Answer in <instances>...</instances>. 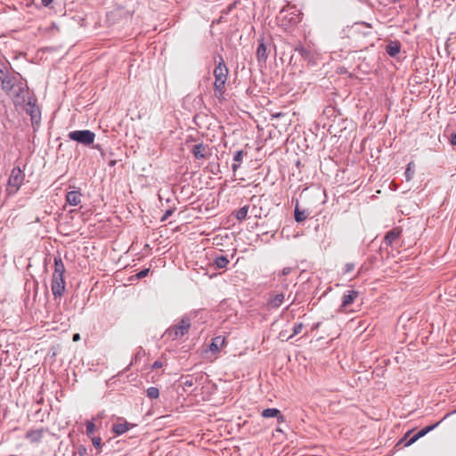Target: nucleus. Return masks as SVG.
<instances>
[{"label": "nucleus", "instance_id": "26", "mask_svg": "<svg viewBox=\"0 0 456 456\" xmlns=\"http://www.w3.org/2000/svg\"><path fill=\"white\" fill-rule=\"evenodd\" d=\"M229 264V259L225 256H216L214 260V265L216 269H223Z\"/></svg>", "mask_w": 456, "mask_h": 456}, {"label": "nucleus", "instance_id": "25", "mask_svg": "<svg viewBox=\"0 0 456 456\" xmlns=\"http://www.w3.org/2000/svg\"><path fill=\"white\" fill-rule=\"evenodd\" d=\"M248 209H249V206L245 205L244 207L240 208V209L234 211L233 215L235 216L237 220L241 222L247 218Z\"/></svg>", "mask_w": 456, "mask_h": 456}, {"label": "nucleus", "instance_id": "50", "mask_svg": "<svg viewBox=\"0 0 456 456\" xmlns=\"http://www.w3.org/2000/svg\"><path fill=\"white\" fill-rule=\"evenodd\" d=\"M363 34L364 36H368L369 34H370V31L364 32Z\"/></svg>", "mask_w": 456, "mask_h": 456}, {"label": "nucleus", "instance_id": "21", "mask_svg": "<svg viewBox=\"0 0 456 456\" xmlns=\"http://www.w3.org/2000/svg\"><path fill=\"white\" fill-rule=\"evenodd\" d=\"M81 193L77 191H69L66 195L67 202L71 206H77L80 203Z\"/></svg>", "mask_w": 456, "mask_h": 456}, {"label": "nucleus", "instance_id": "33", "mask_svg": "<svg viewBox=\"0 0 456 456\" xmlns=\"http://www.w3.org/2000/svg\"><path fill=\"white\" fill-rule=\"evenodd\" d=\"M96 430V425L92 420H87V437Z\"/></svg>", "mask_w": 456, "mask_h": 456}, {"label": "nucleus", "instance_id": "10", "mask_svg": "<svg viewBox=\"0 0 456 456\" xmlns=\"http://www.w3.org/2000/svg\"><path fill=\"white\" fill-rule=\"evenodd\" d=\"M46 430H48V428H45L29 429L25 434V439L30 444H39L41 443Z\"/></svg>", "mask_w": 456, "mask_h": 456}, {"label": "nucleus", "instance_id": "5", "mask_svg": "<svg viewBox=\"0 0 456 456\" xmlns=\"http://www.w3.org/2000/svg\"><path fill=\"white\" fill-rule=\"evenodd\" d=\"M25 175L20 167H14L8 178L7 191L8 194H15L23 184Z\"/></svg>", "mask_w": 456, "mask_h": 456}, {"label": "nucleus", "instance_id": "46", "mask_svg": "<svg viewBox=\"0 0 456 456\" xmlns=\"http://www.w3.org/2000/svg\"><path fill=\"white\" fill-rule=\"evenodd\" d=\"M72 340H73L74 342H77V341L80 340V335H79L78 333H75V334L73 335V337H72Z\"/></svg>", "mask_w": 456, "mask_h": 456}, {"label": "nucleus", "instance_id": "32", "mask_svg": "<svg viewBox=\"0 0 456 456\" xmlns=\"http://www.w3.org/2000/svg\"><path fill=\"white\" fill-rule=\"evenodd\" d=\"M43 393H44V387L43 386L40 387V390L37 392V395H36V403L38 404V405H41L44 403L45 400H44V396H43Z\"/></svg>", "mask_w": 456, "mask_h": 456}, {"label": "nucleus", "instance_id": "31", "mask_svg": "<svg viewBox=\"0 0 456 456\" xmlns=\"http://www.w3.org/2000/svg\"><path fill=\"white\" fill-rule=\"evenodd\" d=\"M10 63L7 61L0 60V78L4 77V75L8 71V66Z\"/></svg>", "mask_w": 456, "mask_h": 456}, {"label": "nucleus", "instance_id": "14", "mask_svg": "<svg viewBox=\"0 0 456 456\" xmlns=\"http://www.w3.org/2000/svg\"><path fill=\"white\" fill-rule=\"evenodd\" d=\"M401 51V43L399 41H390L386 46V53L390 57H396Z\"/></svg>", "mask_w": 456, "mask_h": 456}, {"label": "nucleus", "instance_id": "20", "mask_svg": "<svg viewBox=\"0 0 456 456\" xmlns=\"http://www.w3.org/2000/svg\"><path fill=\"white\" fill-rule=\"evenodd\" d=\"M225 339L222 336H216L215 337L210 345H209V350L216 353L218 352L224 345Z\"/></svg>", "mask_w": 456, "mask_h": 456}, {"label": "nucleus", "instance_id": "41", "mask_svg": "<svg viewBox=\"0 0 456 456\" xmlns=\"http://www.w3.org/2000/svg\"><path fill=\"white\" fill-rule=\"evenodd\" d=\"M164 366V363L163 362L158 360V361H155L152 365H151V369L152 370H156V369H159V368H162Z\"/></svg>", "mask_w": 456, "mask_h": 456}, {"label": "nucleus", "instance_id": "47", "mask_svg": "<svg viewBox=\"0 0 456 456\" xmlns=\"http://www.w3.org/2000/svg\"><path fill=\"white\" fill-rule=\"evenodd\" d=\"M234 5H235V3H234V4H230V5H229V7H228V11L226 12V13H227L228 12H230V11L233 8V6H234Z\"/></svg>", "mask_w": 456, "mask_h": 456}, {"label": "nucleus", "instance_id": "28", "mask_svg": "<svg viewBox=\"0 0 456 456\" xmlns=\"http://www.w3.org/2000/svg\"><path fill=\"white\" fill-rule=\"evenodd\" d=\"M92 444L94 447L96 449V454H99L102 452V447L103 445V444L102 443V438L99 436H93Z\"/></svg>", "mask_w": 456, "mask_h": 456}, {"label": "nucleus", "instance_id": "11", "mask_svg": "<svg viewBox=\"0 0 456 456\" xmlns=\"http://www.w3.org/2000/svg\"><path fill=\"white\" fill-rule=\"evenodd\" d=\"M359 297V292L356 290H347L344 293L339 306V312H344L348 306H350L355 299Z\"/></svg>", "mask_w": 456, "mask_h": 456}, {"label": "nucleus", "instance_id": "12", "mask_svg": "<svg viewBox=\"0 0 456 456\" xmlns=\"http://www.w3.org/2000/svg\"><path fill=\"white\" fill-rule=\"evenodd\" d=\"M403 229L400 226L394 227L388 231L384 237V243L387 247H392L393 244L401 237Z\"/></svg>", "mask_w": 456, "mask_h": 456}, {"label": "nucleus", "instance_id": "49", "mask_svg": "<svg viewBox=\"0 0 456 456\" xmlns=\"http://www.w3.org/2000/svg\"><path fill=\"white\" fill-rule=\"evenodd\" d=\"M48 261L50 262V261H51V258L46 257V258L45 259V265H46Z\"/></svg>", "mask_w": 456, "mask_h": 456}, {"label": "nucleus", "instance_id": "7", "mask_svg": "<svg viewBox=\"0 0 456 456\" xmlns=\"http://www.w3.org/2000/svg\"><path fill=\"white\" fill-rule=\"evenodd\" d=\"M439 423L440 422H436V424L425 427L424 428L420 429L418 433H416L414 436H412L409 440L406 441V439L410 436V435L411 433V431H408L404 435V436L398 442L397 445H399L403 443H404V446H409V445L412 444L417 440H419V438L423 437L428 433H429L430 431L435 429L439 425Z\"/></svg>", "mask_w": 456, "mask_h": 456}, {"label": "nucleus", "instance_id": "8", "mask_svg": "<svg viewBox=\"0 0 456 456\" xmlns=\"http://www.w3.org/2000/svg\"><path fill=\"white\" fill-rule=\"evenodd\" d=\"M25 110L27 114L30 116V120L34 130H36V126H38L41 121V111L39 107L36 104V100L29 99L27 102Z\"/></svg>", "mask_w": 456, "mask_h": 456}, {"label": "nucleus", "instance_id": "24", "mask_svg": "<svg viewBox=\"0 0 456 456\" xmlns=\"http://www.w3.org/2000/svg\"><path fill=\"white\" fill-rule=\"evenodd\" d=\"M294 217L296 222L302 223L308 217V213L305 210H301L298 207V203L296 204Z\"/></svg>", "mask_w": 456, "mask_h": 456}, {"label": "nucleus", "instance_id": "52", "mask_svg": "<svg viewBox=\"0 0 456 456\" xmlns=\"http://www.w3.org/2000/svg\"><path fill=\"white\" fill-rule=\"evenodd\" d=\"M452 413H456V410H455V411H453Z\"/></svg>", "mask_w": 456, "mask_h": 456}, {"label": "nucleus", "instance_id": "22", "mask_svg": "<svg viewBox=\"0 0 456 456\" xmlns=\"http://www.w3.org/2000/svg\"><path fill=\"white\" fill-rule=\"evenodd\" d=\"M246 153L242 151H236L233 154V161L234 163L232 165V169L235 173L238 168L240 167V164L242 162L243 157Z\"/></svg>", "mask_w": 456, "mask_h": 456}, {"label": "nucleus", "instance_id": "19", "mask_svg": "<svg viewBox=\"0 0 456 456\" xmlns=\"http://www.w3.org/2000/svg\"><path fill=\"white\" fill-rule=\"evenodd\" d=\"M68 137L82 144H86V130H77L69 132Z\"/></svg>", "mask_w": 456, "mask_h": 456}, {"label": "nucleus", "instance_id": "4", "mask_svg": "<svg viewBox=\"0 0 456 456\" xmlns=\"http://www.w3.org/2000/svg\"><path fill=\"white\" fill-rule=\"evenodd\" d=\"M191 326L190 318L184 316L177 323L170 326L165 331L163 337L172 341L182 339L184 335L188 334Z\"/></svg>", "mask_w": 456, "mask_h": 456}, {"label": "nucleus", "instance_id": "42", "mask_svg": "<svg viewBox=\"0 0 456 456\" xmlns=\"http://www.w3.org/2000/svg\"><path fill=\"white\" fill-rule=\"evenodd\" d=\"M121 10L118 9L116 11H112L107 14L108 20L110 21L112 18L116 17L118 12H120Z\"/></svg>", "mask_w": 456, "mask_h": 456}, {"label": "nucleus", "instance_id": "16", "mask_svg": "<svg viewBox=\"0 0 456 456\" xmlns=\"http://www.w3.org/2000/svg\"><path fill=\"white\" fill-rule=\"evenodd\" d=\"M256 59L259 63H265L267 60L266 46L263 41H260L256 49Z\"/></svg>", "mask_w": 456, "mask_h": 456}, {"label": "nucleus", "instance_id": "45", "mask_svg": "<svg viewBox=\"0 0 456 456\" xmlns=\"http://www.w3.org/2000/svg\"><path fill=\"white\" fill-rule=\"evenodd\" d=\"M41 2L44 6L48 7L53 2V0H41Z\"/></svg>", "mask_w": 456, "mask_h": 456}, {"label": "nucleus", "instance_id": "13", "mask_svg": "<svg viewBox=\"0 0 456 456\" xmlns=\"http://www.w3.org/2000/svg\"><path fill=\"white\" fill-rule=\"evenodd\" d=\"M261 416L264 418H277L278 423H282L285 421L284 416L281 413L280 410L276 408H267L265 409Z\"/></svg>", "mask_w": 456, "mask_h": 456}, {"label": "nucleus", "instance_id": "43", "mask_svg": "<svg viewBox=\"0 0 456 456\" xmlns=\"http://www.w3.org/2000/svg\"><path fill=\"white\" fill-rule=\"evenodd\" d=\"M291 271H292V268H291V267H284V268L282 269V271H281V274H282L283 276H287V275H289V274L291 273Z\"/></svg>", "mask_w": 456, "mask_h": 456}, {"label": "nucleus", "instance_id": "37", "mask_svg": "<svg viewBox=\"0 0 456 456\" xmlns=\"http://www.w3.org/2000/svg\"><path fill=\"white\" fill-rule=\"evenodd\" d=\"M144 354H145V353H144V351H142V350H139V351L134 354V358L132 359L130 365H133L134 363H136V362H137V361H138L142 356H143V355H144Z\"/></svg>", "mask_w": 456, "mask_h": 456}, {"label": "nucleus", "instance_id": "38", "mask_svg": "<svg viewBox=\"0 0 456 456\" xmlns=\"http://www.w3.org/2000/svg\"><path fill=\"white\" fill-rule=\"evenodd\" d=\"M150 273V268H145V269H142V271H140L138 273H136V278L137 279H142L144 277H146Z\"/></svg>", "mask_w": 456, "mask_h": 456}, {"label": "nucleus", "instance_id": "17", "mask_svg": "<svg viewBox=\"0 0 456 456\" xmlns=\"http://www.w3.org/2000/svg\"><path fill=\"white\" fill-rule=\"evenodd\" d=\"M2 83V89L5 92H10L14 87V77H11L8 71L4 75V77L0 78Z\"/></svg>", "mask_w": 456, "mask_h": 456}, {"label": "nucleus", "instance_id": "44", "mask_svg": "<svg viewBox=\"0 0 456 456\" xmlns=\"http://www.w3.org/2000/svg\"><path fill=\"white\" fill-rule=\"evenodd\" d=\"M450 142L452 145H456V134L451 135Z\"/></svg>", "mask_w": 456, "mask_h": 456}, {"label": "nucleus", "instance_id": "15", "mask_svg": "<svg viewBox=\"0 0 456 456\" xmlns=\"http://www.w3.org/2000/svg\"><path fill=\"white\" fill-rule=\"evenodd\" d=\"M284 298L285 296L283 293L271 295L267 301V305L272 308H279L283 303Z\"/></svg>", "mask_w": 456, "mask_h": 456}, {"label": "nucleus", "instance_id": "51", "mask_svg": "<svg viewBox=\"0 0 456 456\" xmlns=\"http://www.w3.org/2000/svg\"><path fill=\"white\" fill-rule=\"evenodd\" d=\"M280 338H281V339H283V332H281V333H280Z\"/></svg>", "mask_w": 456, "mask_h": 456}, {"label": "nucleus", "instance_id": "6", "mask_svg": "<svg viewBox=\"0 0 456 456\" xmlns=\"http://www.w3.org/2000/svg\"><path fill=\"white\" fill-rule=\"evenodd\" d=\"M295 52H297L303 60L307 62L308 66H314L317 64L319 54L312 47L299 44L295 47Z\"/></svg>", "mask_w": 456, "mask_h": 456}, {"label": "nucleus", "instance_id": "9", "mask_svg": "<svg viewBox=\"0 0 456 456\" xmlns=\"http://www.w3.org/2000/svg\"><path fill=\"white\" fill-rule=\"evenodd\" d=\"M209 147L202 142L192 146L191 152L196 159H207L211 155Z\"/></svg>", "mask_w": 456, "mask_h": 456}, {"label": "nucleus", "instance_id": "48", "mask_svg": "<svg viewBox=\"0 0 456 456\" xmlns=\"http://www.w3.org/2000/svg\"><path fill=\"white\" fill-rule=\"evenodd\" d=\"M77 430H83L82 424L77 425Z\"/></svg>", "mask_w": 456, "mask_h": 456}, {"label": "nucleus", "instance_id": "34", "mask_svg": "<svg viewBox=\"0 0 456 456\" xmlns=\"http://www.w3.org/2000/svg\"><path fill=\"white\" fill-rule=\"evenodd\" d=\"M175 210V208L167 209L165 211V213L163 214L162 217L160 218V221L164 222V221L167 220L174 214Z\"/></svg>", "mask_w": 456, "mask_h": 456}, {"label": "nucleus", "instance_id": "29", "mask_svg": "<svg viewBox=\"0 0 456 456\" xmlns=\"http://www.w3.org/2000/svg\"><path fill=\"white\" fill-rule=\"evenodd\" d=\"M146 393H147V396L150 399H157L159 396V390L158 387H149L147 389Z\"/></svg>", "mask_w": 456, "mask_h": 456}, {"label": "nucleus", "instance_id": "1", "mask_svg": "<svg viewBox=\"0 0 456 456\" xmlns=\"http://www.w3.org/2000/svg\"><path fill=\"white\" fill-rule=\"evenodd\" d=\"M53 264L54 271L53 273L51 289L54 298H58L63 295L66 286L64 280L66 269L59 253L53 256Z\"/></svg>", "mask_w": 456, "mask_h": 456}, {"label": "nucleus", "instance_id": "2", "mask_svg": "<svg viewBox=\"0 0 456 456\" xmlns=\"http://www.w3.org/2000/svg\"><path fill=\"white\" fill-rule=\"evenodd\" d=\"M215 61L216 63V66L213 71V74L215 77L214 91H215V95L218 99H221V98H223V96L225 93V83L227 80L229 70H228L227 66L224 63V58L222 55L218 54L215 58Z\"/></svg>", "mask_w": 456, "mask_h": 456}, {"label": "nucleus", "instance_id": "30", "mask_svg": "<svg viewBox=\"0 0 456 456\" xmlns=\"http://www.w3.org/2000/svg\"><path fill=\"white\" fill-rule=\"evenodd\" d=\"M304 328V324L302 322H299V323H296L292 329L293 332L290 336L287 337L286 339H290L291 338H293L294 336L299 334L302 330Z\"/></svg>", "mask_w": 456, "mask_h": 456}, {"label": "nucleus", "instance_id": "23", "mask_svg": "<svg viewBox=\"0 0 456 456\" xmlns=\"http://www.w3.org/2000/svg\"><path fill=\"white\" fill-rule=\"evenodd\" d=\"M95 138L94 133L87 130V147H92L94 149H97L101 151V154L103 155V149L102 144L101 142H97L96 144H94V141Z\"/></svg>", "mask_w": 456, "mask_h": 456}, {"label": "nucleus", "instance_id": "35", "mask_svg": "<svg viewBox=\"0 0 456 456\" xmlns=\"http://www.w3.org/2000/svg\"><path fill=\"white\" fill-rule=\"evenodd\" d=\"M362 27L367 28L369 29H370L372 28L371 24H370V23H367V22H356V23L354 24L353 28L354 30H359V28H362Z\"/></svg>", "mask_w": 456, "mask_h": 456}, {"label": "nucleus", "instance_id": "3", "mask_svg": "<svg viewBox=\"0 0 456 456\" xmlns=\"http://www.w3.org/2000/svg\"><path fill=\"white\" fill-rule=\"evenodd\" d=\"M302 15V12H300L295 5L287 4L280 11L277 20L281 26L290 28L301 21Z\"/></svg>", "mask_w": 456, "mask_h": 456}, {"label": "nucleus", "instance_id": "36", "mask_svg": "<svg viewBox=\"0 0 456 456\" xmlns=\"http://www.w3.org/2000/svg\"><path fill=\"white\" fill-rule=\"evenodd\" d=\"M74 456H85L86 455V446L80 444L77 449L73 452Z\"/></svg>", "mask_w": 456, "mask_h": 456}, {"label": "nucleus", "instance_id": "18", "mask_svg": "<svg viewBox=\"0 0 456 456\" xmlns=\"http://www.w3.org/2000/svg\"><path fill=\"white\" fill-rule=\"evenodd\" d=\"M134 427L133 424L128 423L127 421H124L123 423H117L112 426V432L117 436H120L130 429V428Z\"/></svg>", "mask_w": 456, "mask_h": 456}, {"label": "nucleus", "instance_id": "39", "mask_svg": "<svg viewBox=\"0 0 456 456\" xmlns=\"http://www.w3.org/2000/svg\"><path fill=\"white\" fill-rule=\"evenodd\" d=\"M183 387H191L194 385L193 379L191 378H186L185 380L183 382Z\"/></svg>", "mask_w": 456, "mask_h": 456}, {"label": "nucleus", "instance_id": "40", "mask_svg": "<svg viewBox=\"0 0 456 456\" xmlns=\"http://www.w3.org/2000/svg\"><path fill=\"white\" fill-rule=\"evenodd\" d=\"M354 269V264H353V263H347V264L345 265L344 273H348L352 272Z\"/></svg>", "mask_w": 456, "mask_h": 456}, {"label": "nucleus", "instance_id": "27", "mask_svg": "<svg viewBox=\"0 0 456 456\" xmlns=\"http://www.w3.org/2000/svg\"><path fill=\"white\" fill-rule=\"evenodd\" d=\"M414 167H415V165L413 162H410L407 165L406 170L404 172L405 179L407 182H409L412 179L414 173H415Z\"/></svg>", "mask_w": 456, "mask_h": 456}]
</instances>
